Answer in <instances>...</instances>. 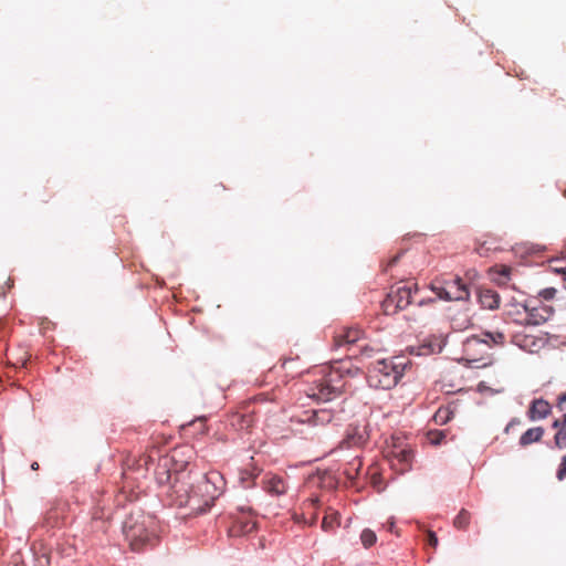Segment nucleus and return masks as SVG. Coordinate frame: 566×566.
I'll return each instance as SVG.
<instances>
[{"label": "nucleus", "mask_w": 566, "mask_h": 566, "mask_svg": "<svg viewBox=\"0 0 566 566\" xmlns=\"http://www.w3.org/2000/svg\"><path fill=\"white\" fill-rule=\"evenodd\" d=\"M123 532L134 552L151 548L159 542L156 518L143 512H132L125 520Z\"/></svg>", "instance_id": "f257e3e1"}, {"label": "nucleus", "mask_w": 566, "mask_h": 566, "mask_svg": "<svg viewBox=\"0 0 566 566\" xmlns=\"http://www.w3.org/2000/svg\"><path fill=\"white\" fill-rule=\"evenodd\" d=\"M506 337L500 331H486L481 336L468 337L462 345V360L476 368H483L493 364L491 349L494 346H503Z\"/></svg>", "instance_id": "f03ea898"}, {"label": "nucleus", "mask_w": 566, "mask_h": 566, "mask_svg": "<svg viewBox=\"0 0 566 566\" xmlns=\"http://www.w3.org/2000/svg\"><path fill=\"white\" fill-rule=\"evenodd\" d=\"M409 361L402 356L377 360L368 370V382L376 389H391L403 376Z\"/></svg>", "instance_id": "7ed1b4c3"}, {"label": "nucleus", "mask_w": 566, "mask_h": 566, "mask_svg": "<svg viewBox=\"0 0 566 566\" xmlns=\"http://www.w3.org/2000/svg\"><path fill=\"white\" fill-rule=\"evenodd\" d=\"M218 479L222 480V476L216 472H210L201 476L196 485H192L188 504L185 506L189 509V514L205 513L213 505L214 500L220 494V490L216 485Z\"/></svg>", "instance_id": "20e7f679"}, {"label": "nucleus", "mask_w": 566, "mask_h": 566, "mask_svg": "<svg viewBox=\"0 0 566 566\" xmlns=\"http://www.w3.org/2000/svg\"><path fill=\"white\" fill-rule=\"evenodd\" d=\"M418 292L416 283H405L403 285L391 286L386 298L381 303L386 315H395L399 311L407 308Z\"/></svg>", "instance_id": "39448f33"}, {"label": "nucleus", "mask_w": 566, "mask_h": 566, "mask_svg": "<svg viewBox=\"0 0 566 566\" xmlns=\"http://www.w3.org/2000/svg\"><path fill=\"white\" fill-rule=\"evenodd\" d=\"M431 290L439 298L444 301L467 300L470 295L467 285L459 276L446 281L436 280L431 284Z\"/></svg>", "instance_id": "423d86ee"}, {"label": "nucleus", "mask_w": 566, "mask_h": 566, "mask_svg": "<svg viewBox=\"0 0 566 566\" xmlns=\"http://www.w3.org/2000/svg\"><path fill=\"white\" fill-rule=\"evenodd\" d=\"M339 376L329 371L319 379L313 381L307 390V396L317 400L328 401L339 395Z\"/></svg>", "instance_id": "0eeeda50"}, {"label": "nucleus", "mask_w": 566, "mask_h": 566, "mask_svg": "<svg viewBox=\"0 0 566 566\" xmlns=\"http://www.w3.org/2000/svg\"><path fill=\"white\" fill-rule=\"evenodd\" d=\"M509 315H516L513 319L521 325H541L552 317L553 310L546 305H522L520 308L516 307L515 313L510 311Z\"/></svg>", "instance_id": "6e6552de"}, {"label": "nucleus", "mask_w": 566, "mask_h": 566, "mask_svg": "<svg viewBox=\"0 0 566 566\" xmlns=\"http://www.w3.org/2000/svg\"><path fill=\"white\" fill-rule=\"evenodd\" d=\"M188 472H177L174 474V482L167 491V496L171 505L185 507L188 504L190 491L193 484L190 482Z\"/></svg>", "instance_id": "1a4fd4ad"}, {"label": "nucleus", "mask_w": 566, "mask_h": 566, "mask_svg": "<svg viewBox=\"0 0 566 566\" xmlns=\"http://www.w3.org/2000/svg\"><path fill=\"white\" fill-rule=\"evenodd\" d=\"M391 442L388 451L389 461L396 471L402 473L411 467L412 451L402 446L399 437L392 436Z\"/></svg>", "instance_id": "9d476101"}, {"label": "nucleus", "mask_w": 566, "mask_h": 566, "mask_svg": "<svg viewBox=\"0 0 566 566\" xmlns=\"http://www.w3.org/2000/svg\"><path fill=\"white\" fill-rule=\"evenodd\" d=\"M369 439L367 427H350L339 443L340 449L363 447Z\"/></svg>", "instance_id": "9b49d317"}, {"label": "nucleus", "mask_w": 566, "mask_h": 566, "mask_svg": "<svg viewBox=\"0 0 566 566\" xmlns=\"http://www.w3.org/2000/svg\"><path fill=\"white\" fill-rule=\"evenodd\" d=\"M255 527L256 522L254 521L251 512L242 511L234 517L232 525L229 528V534L231 536H242L253 532Z\"/></svg>", "instance_id": "f8f14e48"}, {"label": "nucleus", "mask_w": 566, "mask_h": 566, "mask_svg": "<svg viewBox=\"0 0 566 566\" xmlns=\"http://www.w3.org/2000/svg\"><path fill=\"white\" fill-rule=\"evenodd\" d=\"M446 340L441 336H429L424 338L417 347H411V354L418 356H429L439 354L443 349Z\"/></svg>", "instance_id": "ddd939ff"}, {"label": "nucleus", "mask_w": 566, "mask_h": 566, "mask_svg": "<svg viewBox=\"0 0 566 566\" xmlns=\"http://www.w3.org/2000/svg\"><path fill=\"white\" fill-rule=\"evenodd\" d=\"M334 420V413L327 408L310 409L303 412L297 421L301 424H328Z\"/></svg>", "instance_id": "4468645a"}, {"label": "nucleus", "mask_w": 566, "mask_h": 566, "mask_svg": "<svg viewBox=\"0 0 566 566\" xmlns=\"http://www.w3.org/2000/svg\"><path fill=\"white\" fill-rule=\"evenodd\" d=\"M512 343L525 352L537 353L543 347L544 339L542 337L520 332L512 336Z\"/></svg>", "instance_id": "2eb2a0df"}, {"label": "nucleus", "mask_w": 566, "mask_h": 566, "mask_svg": "<svg viewBox=\"0 0 566 566\" xmlns=\"http://www.w3.org/2000/svg\"><path fill=\"white\" fill-rule=\"evenodd\" d=\"M553 406L545 399H534L528 408L527 415L530 420L539 421L546 419L548 415L556 413Z\"/></svg>", "instance_id": "dca6fc26"}, {"label": "nucleus", "mask_w": 566, "mask_h": 566, "mask_svg": "<svg viewBox=\"0 0 566 566\" xmlns=\"http://www.w3.org/2000/svg\"><path fill=\"white\" fill-rule=\"evenodd\" d=\"M153 457L149 454H142L138 458L127 459L125 465L126 470L124 471V475L128 474V471L136 472L140 476H145L146 472H148L150 464H153Z\"/></svg>", "instance_id": "f3484780"}, {"label": "nucleus", "mask_w": 566, "mask_h": 566, "mask_svg": "<svg viewBox=\"0 0 566 566\" xmlns=\"http://www.w3.org/2000/svg\"><path fill=\"white\" fill-rule=\"evenodd\" d=\"M363 336V331L357 327L344 328L335 337V344L337 346H345L355 344Z\"/></svg>", "instance_id": "a211bd4d"}, {"label": "nucleus", "mask_w": 566, "mask_h": 566, "mask_svg": "<svg viewBox=\"0 0 566 566\" xmlns=\"http://www.w3.org/2000/svg\"><path fill=\"white\" fill-rule=\"evenodd\" d=\"M479 302L483 308L495 310L500 306V296L493 290H481L479 292Z\"/></svg>", "instance_id": "6ab92c4d"}, {"label": "nucleus", "mask_w": 566, "mask_h": 566, "mask_svg": "<svg viewBox=\"0 0 566 566\" xmlns=\"http://www.w3.org/2000/svg\"><path fill=\"white\" fill-rule=\"evenodd\" d=\"M264 489L272 495H282L286 492V484L282 478L271 475L264 479Z\"/></svg>", "instance_id": "aec40b11"}, {"label": "nucleus", "mask_w": 566, "mask_h": 566, "mask_svg": "<svg viewBox=\"0 0 566 566\" xmlns=\"http://www.w3.org/2000/svg\"><path fill=\"white\" fill-rule=\"evenodd\" d=\"M171 463V459L167 457H163L159 459L158 467L155 470V478L159 484H165L170 482L172 475L169 471V465Z\"/></svg>", "instance_id": "412c9836"}, {"label": "nucleus", "mask_w": 566, "mask_h": 566, "mask_svg": "<svg viewBox=\"0 0 566 566\" xmlns=\"http://www.w3.org/2000/svg\"><path fill=\"white\" fill-rule=\"evenodd\" d=\"M512 268L507 265H495L490 270L492 280L500 286L507 285L511 279Z\"/></svg>", "instance_id": "4be33fe9"}, {"label": "nucleus", "mask_w": 566, "mask_h": 566, "mask_svg": "<svg viewBox=\"0 0 566 566\" xmlns=\"http://www.w3.org/2000/svg\"><path fill=\"white\" fill-rule=\"evenodd\" d=\"M455 411L457 407L453 405L442 406L434 412L432 419L436 424H447L453 420Z\"/></svg>", "instance_id": "5701e85b"}, {"label": "nucleus", "mask_w": 566, "mask_h": 566, "mask_svg": "<svg viewBox=\"0 0 566 566\" xmlns=\"http://www.w3.org/2000/svg\"><path fill=\"white\" fill-rule=\"evenodd\" d=\"M554 410L559 417L554 419L553 424H566V389L557 395Z\"/></svg>", "instance_id": "b1692460"}, {"label": "nucleus", "mask_w": 566, "mask_h": 566, "mask_svg": "<svg viewBox=\"0 0 566 566\" xmlns=\"http://www.w3.org/2000/svg\"><path fill=\"white\" fill-rule=\"evenodd\" d=\"M260 474V470L251 464V469H243L240 473V482L244 488H251L253 481Z\"/></svg>", "instance_id": "393cba45"}, {"label": "nucleus", "mask_w": 566, "mask_h": 566, "mask_svg": "<svg viewBox=\"0 0 566 566\" xmlns=\"http://www.w3.org/2000/svg\"><path fill=\"white\" fill-rule=\"evenodd\" d=\"M542 436L543 430L541 427H532L521 437V444L527 446L532 442L538 441Z\"/></svg>", "instance_id": "a878e982"}, {"label": "nucleus", "mask_w": 566, "mask_h": 566, "mask_svg": "<svg viewBox=\"0 0 566 566\" xmlns=\"http://www.w3.org/2000/svg\"><path fill=\"white\" fill-rule=\"evenodd\" d=\"M471 520V514L467 510L462 509L453 520V526L458 530H465Z\"/></svg>", "instance_id": "bb28decb"}, {"label": "nucleus", "mask_w": 566, "mask_h": 566, "mask_svg": "<svg viewBox=\"0 0 566 566\" xmlns=\"http://www.w3.org/2000/svg\"><path fill=\"white\" fill-rule=\"evenodd\" d=\"M452 324L458 329H467L472 325V321L468 312H462L452 318Z\"/></svg>", "instance_id": "cd10ccee"}, {"label": "nucleus", "mask_w": 566, "mask_h": 566, "mask_svg": "<svg viewBox=\"0 0 566 566\" xmlns=\"http://www.w3.org/2000/svg\"><path fill=\"white\" fill-rule=\"evenodd\" d=\"M339 524V514L337 512H332L326 514L322 521V528L325 531L333 530L336 525Z\"/></svg>", "instance_id": "c85d7f7f"}, {"label": "nucleus", "mask_w": 566, "mask_h": 566, "mask_svg": "<svg viewBox=\"0 0 566 566\" xmlns=\"http://www.w3.org/2000/svg\"><path fill=\"white\" fill-rule=\"evenodd\" d=\"M360 541L365 548H369L376 543L377 536L374 531L365 528L360 534Z\"/></svg>", "instance_id": "c756f323"}, {"label": "nucleus", "mask_w": 566, "mask_h": 566, "mask_svg": "<svg viewBox=\"0 0 566 566\" xmlns=\"http://www.w3.org/2000/svg\"><path fill=\"white\" fill-rule=\"evenodd\" d=\"M426 436H427V440L432 446L440 444L441 441L444 439V432L440 431V430H436V429L434 430H429Z\"/></svg>", "instance_id": "7c9ffc66"}, {"label": "nucleus", "mask_w": 566, "mask_h": 566, "mask_svg": "<svg viewBox=\"0 0 566 566\" xmlns=\"http://www.w3.org/2000/svg\"><path fill=\"white\" fill-rule=\"evenodd\" d=\"M555 442L559 448H566V427H559L555 433Z\"/></svg>", "instance_id": "2f4dec72"}, {"label": "nucleus", "mask_w": 566, "mask_h": 566, "mask_svg": "<svg viewBox=\"0 0 566 566\" xmlns=\"http://www.w3.org/2000/svg\"><path fill=\"white\" fill-rule=\"evenodd\" d=\"M566 478V455L563 458V461L557 470V479L559 481Z\"/></svg>", "instance_id": "473e14b6"}, {"label": "nucleus", "mask_w": 566, "mask_h": 566, "mask_svg": "<svg viewBox=\"0 0 566 566\" xmlns=\"http://www.w3.org/2000/svg\"><path fill=\"white\" fill-rule=\"evenodd\" d=\"M428 544L430 546H432L433 548H436L438 546V537H437L436 533H433V532L428 533Z\"/></svg>", "instance_id": "72a5a7b5"}, {"label": "nucleus", "mask_w": 566, "mask_h": 566, "mask_svg": "<svg viewBox=\"0 0 566 566\" xmlns=\"http://www.w3.org/2000/svg\"><path fill=\"white\" fill-rule=\"evenodd\" d=\"M400 255H401V253H398V254H396L395 256H392V258L388 261V263H387V265H386V268H385V271H386V272H387V271H389V269H391V268H392V266H394V265L399 261Z\"/></svg>", "instance_id": "f704fd0d"}, {"label": "nucleus", "mask_w": 566, "mask_h": 566, "mask_svg": "<svg viewBox=\"0 0 566 566\" xmlns=\"http://www.w3.org/2000/svg\"><path fill=\"white\" fill-rule=\"evenodd\" d=\"M476 252L480 254V255H485L486 252L490 250L489 248H486V244L485 242L483 243H480L478 247H476Z\"/></svg>", "instance_id": "c9c22d12"}, {"label": "nucleus", "mask_w": 566, "mask_h": 566, "mask_svg": "<svg viewBox=\"0 0 566 566\" xmlns=\"http://www.w3.org/2000/svg\"><path fill=\"white\" fill-rule=\"evenodd\" d=\"M555 292L556 291L554 289H549V290H545L543 292V294H544L545 298H552L554 296Z\"/></svg>", "instance_id": "e433bc0d"}, {"label": "nucleus", "mask_w": 566, "mask_h": 566, "mask_svg": "<svg viewBox=\"0 0 566 566\" xmlns=\"http://www.w3.org/2000/svg\"><path fill=\"white\" fill-rule=\"evenodd\" d=\"M196 421L206 422V421H208V418L206 416H202V417L197 418ZM193 422H195V420H192L188 424H193Z\"/></svg>", "instance_id": "4c0bfd02"}, {"label": "nucleus", "mask_w": 566, "mask_h": 566, "mask_svg": "<svg viewBox=\"0 0 566 566\" xmlns=\"http://www.w3.org/2000/svg\"><path fill=\"white\" fill-rule=\"evenodd\" d=\"M344 473H345L349 479H354V478H355V474H353L348 469H345Z\"/></svg>", "instance_id": "58836bf2"}, {"label": "nucleus", "mask_w": 566, "mask_h": 566, "mask_svg": "<svg viewBox=\"0 0 566 566\" xmlns=\"http://www.w3.org/2000/svg\"><path fill=\"white\" fill-rule=\"evenodd\" d=\"M31 469H32V470H34V471H36V470L39 469V463H38V462H33V463L31 464Z\"/></svg>", "instance_id": "ea45409f"}, {"label": "nucleus", "mask_w": 566, "mask_h": 566, "mask_svg": "<svg viewBox=\"0 0 566 566\" xmlns=\"http://www.w3.org/2000/svg\"><path fill=\"white\" fill-rule=\"evenodd\" d=\"M394 526H395V523L392 521L388 522V530L389 531H392Z\"/></svg>", "instance_id": "a19ab883"}, {"label": "nucleus", "mask_w": 566, "mask_h": 566, "mask_svg": "<svg viewBox=\"0 0 566 566\" xmlns=\"http://www.w3.org/2000/svg\"><path fill=\"white\" fill-rule=\"evenodd\" d=\"M357 463V468L355 469V473L358 471L359 467H360V462L355 460V462L353 464Z\"/></svg>", "instance_id": "79ce46f5"}, {"label": "nucleus", "mask_w": 566, "mask_h": 566, "mask_svg": "<svg viewBox=\"0 0 566 566\" xmlns=\"http://www.w3.org/2000/svg\"><path fill=\"white\" fill-rule=\"evenodd\" d=\"M318 502H319V501H318V499H317V497L312 500L313 505H316Z\"/></svg>", "instance_id": "37998d69"}, {"label": "nucleus", "mask_w": 566, "mask_h": 566, "mask_svg": "<svg viewBox=\"0 0 566 566\" xmlns=\"http://www.w3.org/2000/svg\"><path fill=\"white\" fill-rule=\"evenodd\" d=\"M25 361H27V359H22L21 365L24 366Z\"/></svg>", "instance_id": "c03bdc74"}, {"label": "nucleus", "mask_w": 566, "mask_h": 566, "mask_svg": "<svg viewBox=\"0 0 566 566\" xmlns=\"http://www.w3.org/2000/svg\"><path fill=\"white\" fill-rule=\"evenodd\" d=\"M564 195H565V197H566V190L564 191Z\"/></svg>", "instance_id": "a18cd8bd"}]
</instances>
